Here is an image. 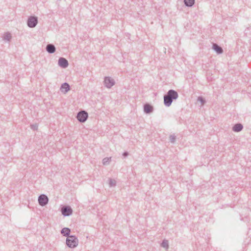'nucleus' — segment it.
I'll use <instances>...</instances> for the list:
<instances>
[{"label": "nucleus", "instance_id": "a211bd4d", "mask_svg": "<svg viewBox=\"0 0 251 251\" xmlns=\"http://www.w3.org/2000/svg\"><path fill=\"white\" fill-rule=\"evenodd\" d=\"M109 185L110 187H114L116 185V181L115 179L109 178Z\"/></svg>", "mask_w": 251, "mask_h": 251}, {"label": "nucleus", "instance_id": "4468645a", "mask_svg": "<svg viewBox=\"0 0 251 251\" xmlns=\"http://www.w3.org/2000/svg\"><path fill=\"white\" fill-rule=\"evenodd\" d=\"M70 232L71 229L68 227H64L61 230V233L63 235V236L67 237V238L71 236L70 235Z\"/></svg>", "mask_w": 251, "mask_h": 251}, {"label": "nucleus", "instance_id": "4be33fe9", "mask_svg": "<svg viewBox=\"0 0 251 251\" xmlns=\"http://www.w3.org/2000/svg\"><path fill=\"white\" fill-rule=\"evenodd\" d=\"M31 127L33 130H37L38 126L37 125H32L31 126Z\"/></svg>", "mask_w": 251, "mask_h": 251}, {"label": "nucleus", "instance_id": "412c9836", "mask_svg": "<svg viewBox=\"0 0 251 251\" xmlns=\"http://www.w3.org/2000/svg\"><path fill=\"white\" fill-rule=\"evenodd\" d=\"M170 138V141L172 143H174L176 140V137L175 135H171L169 137Z\"/></svg>", "mask_w": 251, "mask_h": 251}, {"label": "nucleus", "instance_id": "20e7f679", "mask_svg": "<svg viewBox=\"0 0 251 251\" xmlns=\"http://www.w3.org/2000/svg\"><path fill=\"white\" fill-rule=\"evenodd\" d=\"M38 24V18L36 16H29L27 21V25L30 28L35 27Z\"/></svg>", "mask_w": 251, "mask_h": 251}, {"label": "nucleus", "instance_id": "f8f14e48", "mask_svg": "<svg viewBox=\"0 0 251 251\" xmlns=\"http://www.w3.org/2000/svg\"><path fill=\"white\" fill-rule=\"evenodd\" d=\"M70 89V86L69 84L65 82L63 83L60 87V90L61 92H64V93H66L68 92Z\"/></svg>", "mask_w": 251, "mask_h": 251}, {"label": "nucleus", "instance_id": "f257e3e1", "mask_svg": "<svg viewBox=\"0 0 251 251\" xmlns=\"http://www.w3.org/2000/svg\"><path fill=\"white\" fill-rule=\"evenodd\" d=\"M177 92L173 89L169 90L166 94L164 96V104L167 107H169L172 104L174 100L178 98Z\"/></svg>", "mask_w": 251, "mask_h": 251}, {"label": "nucleus", "instance_id": "9d476101", "mask_svg": "<svg viewBox=\"0 0 251 251\" xmlns=\"http://www.w3.org/2000/svg\"><path fill=\"white\" fill-rule=\"evenodd\" d=\"M47 51L49 53H53L56 51V48L53 44H49L46 48Z\"/></svg>", "mask_w": 251, "mask_h": 251}, {"label": "nucleus", "instance_id": "5701e85b", "mask_svg": "<svg viewBox=\"0 0 251 251\" xmlns=\"http://www.w3.org/2000/svg\"><path fill=\"white\" fill-rule=\"evenodd\" d=\"M128 155V152L127 151H125L123 154V155L125 157H126L127 156V155Z\"/></svg>", "mask_w": 251, "mask_h": 251}, {"label": "nucleus", "instance_id": "9b49d317", "mask_svg": "<svg viewBox=\"0 0 251 251\" xmlns=\"http://www.w3.org/2000/svg\"><path fill=\"white\" fill-rule=\"evenodd\" d=\"M212 49L215 51L217 54H220L223 52V50L222 47L216 43H213L212 45Z\"/></svg>", "mask_w": 251, "mask_h": 251}, {"label": "nucleus", "instance_id": "ddd939ff", "mask_svg": "<svg viewBox=\"0 0 251 251\" xmlns=\"http://www.w3.org/2000/svg\"><path fill=\"white\" fill-rule=\"evenodd\" d=\"M243 129V126L240 123L235 124L232 127V130L235 132L241 131Z\"/></svg>", "mask_w": 251, "mask_h": 251}, {"label": "nucleus", "instance_id": "dca6fc26", "mask_svg": "<svg viewBox=\"0 0 251 251\" xmlns=\"http://www.w3.org/2000/svg\"><path fill=\"white\" fill-rule=\"evenodd\" d=\"M161 246L167 250L169 248L168 241L166 239L163 240L161 244Z\"/></svg>", "mask_w": 251, "mask_h": 251}, {"label": "nucleus", "instance_id": "1a4fd4ad", "mask_svg": "<svg viewBox=\"0 0 251 251\" xmlns=\"http://www.w3.org/2000/svg\"><path fill=\"white\" fill-rule=\"evenodd\" d=\"M153 111V107L148 103L144 105V112L146 114H150Z\"/></svg>", "mask_w": 251, "mask_h": 251}, {"label": "nucleus", "instance_id": "39448f33", "mask_svg": "<svg viewBox=\"0 0 251 251\" xmlns=\"http://www.w3.org/2000/svg\"><path fill=\"white\" fill-rule=\"evenodd\" d=\"M61 212L64 216H69L72 214L73 209L70 206L64 205L61 208Z\"/></svg>", "mask_w": 251, "mask_h": 251}, {"label": "nucleus", "instance_id": "f03ea898", "mask_svg": "<svg viewBox=\"0 0 251 251\" xmlns=\"http://www.w3.org/2000/svg\"><path fill=\"white\" fill-rule=\"evenodd\" d=\"M78 240L75 235H71L66 239V245L70 248H74L78 245Z\"/></svg>", "mask_w": 251, "mask_h": 251}, {"label": "nucleus", "instance_id": "7ed1b4c3", "mask_svg": "<svg viewBox=\"0 0 251 251\" xmlns=\"http://www.w3.org/2000/svg\"><path fill=\"white\" fill-rule=\"evenodd\" d=\"M76 118L79 122L84 123L88 118V113L85 110L80 111L77 114Z\"/></svg>", "mask_w": 251, "mask_h": 251}, {"label": "nucleus", "instance_id": "6e6552de", "mask_svg": "<svg viewBox=\"0 0 251 251\" xmlns=\"http://www.w3.org/2000/svg\"><path fill=\"white\" fill-rule=\"evenodd\" d=\"M58 64L62 68H66L69 66L68 60L64 57H60L58 59Z\"/></svg>", "mask_w": 251, "mask_h": 251}, {"label": "nucleus", "instance_id": "423d86ee", "mask_svg": "<svg viewBox=\"0 0 251 251\" xmlns=\"http://www.w3.org/2000/svg\"><path fill=\"white\" fill-rule=\"evenodd\" d=\"M103 82L104 86L107 88H111L115 84L114 79L109 76H105Z\"/></svg>", "mask_w": 251, "mask_h": 251}, {"label": "nucleus", "instance_id": "aec40b11", "mask_svg": "<svg viewBox=\"0 0 251 251\" xmlns=\"http://www.w3.org/2000/svg\"><path fill=\"white\" fill-rule=\"evenodd\" d=\"M111 159V158L108 157H105L102 160V163L103 165H105L109 163L110 160Z\"/></svg>", "mask_w": 251, "mask_h": 251}, {"label": "nucleus", "instance_id": "2eb2a0df", "mask_svg": "<svg viewBox=\"0 0 251 251\" xmlns=\"http://www.w3.org/2000/svg\"><path fill=\"white\" fill-rule=\"evenodd\" d=\"M195 0H184V3L186 6L192 7L194 4Z\"/></svg>", "mask_w": 251, "mask_h": 251}, {"label": "nucleus", "instance_id": "0eeeda50", "mask_svg": "<svg viewBox=\"0 0 251 251\" xmlns=\"http://www.w3.org/2000/svg\"><path fill=\"white\" fill-rule=\"evenodd\" d=\"M38 201L40 205L44 206L48 203L49 198L46 195L41 194L38 197Z\"/></svg>", "mask_w": 251, "mask_h": 251}, {"label": "nucleus", "instance_id": "6ab92c4d", "mask_svg": "<svg viewBox=\"0 0 251 251\" xmlns=\"http://www.w3.org/2000/svg\"><path fill=\"white\" fill-rule=\"evenodd\" d=\"M197 100L198 101H200L201 102V105L204 104L206 102V101L204 100V99L201 96L198 97Z\"/></svg>", "mask_w": 251, "mask_h": 251}, {"label": "nucleus", "instance_id": "f3484780", "mask_svg": "<svg viewBox=\"0 0 251 251\" xmlns=\"http://www.w3.org/2000/svg\"><path fill=\"white\" fill-rule=\"evenodd\" d=\"M11 39V36L10 33L6 32L3 36V40L9 41Z\"/></svg>", "mask_w": 251, "mask_h": 251}]
</instances>
